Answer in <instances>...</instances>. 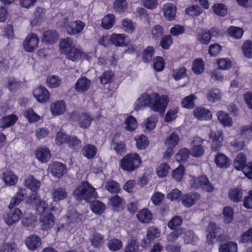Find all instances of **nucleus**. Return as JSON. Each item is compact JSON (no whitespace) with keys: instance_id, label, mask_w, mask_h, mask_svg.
Listing matches in <instances>:
<instances>
[{"instance_id":"nucleus-1","label":"nucleus","mask_w":252,"mask_h":252,"mask_svg":"<svg viewBox=\"0 0 252 252\" xmlns=\"http://www.w3.org/2000/svg\"><path fill=\"white\" fill-rule=\"evenodd\" d=\"M169 99L167 96H160L157 93L144 94L135 101L134 109L139 110L144 106H148L155 112L163 113L167 106Z\"/></svg>"},{"instance_id":"nucleus-2","label":"nucleus","mask_w":252,"mask_h":252,"mask_svg":"<svg viewBox=\"0 0 252 252\" xmlns=\"http://www.w3.org/2000/svg\"><path fill=\"white\" fill-rule=\"evenodd\" d=\"M73 195L77 200H84L88 202L97 196L95 189L88 182H82L75 189Z\"/></svg>"},{"instance_id":"nucleus-3","label":"nucleus","mask_w":252,"mask_h":252,"mask_svg":"<svg viewBox=\"0 0 252 252\" xmlns=\"http://www.w3.org/2000/svg\"><path fill=\"white\" fill-rule=\"evenodd\" d=\"M141 158L135 153L125 156L120 160V167L127 172H132L138 168L141 164Z\"/></svg>"},{"instance_id":"nucleus-4","label":"nucleus","mask_w":252,"mask_h":252,"mask_svg":"<svg viewBox=\"0 0 252 252\" xmlns=\"http://www.w3.org/2000/svg\"><path fill=\"white\" fill-rule=\"evenodd\" d=\"M189 178V184L192 188L194 189L200 188L208 192H212L214 190V186L210 183L206 176H202L198 178L190 176Z\"/></svg>"},{"instance_id":"nucleus-5","label":"nucleus","mask_w":252,"mask_h":252,"mask_svg":"<svg viewBox=\"0 0 252 252\" xmlns=\"http://www.w3.org/2000/svg\"><path fill=\"white\" fill-rule=\"evenodd\" d=\"M84 218L75 210L72 211L70 215L67 218V223H60L58 228V231L66 229L69 232H71L75 229V224L79 221H82Z\"/></svg>"},{"instance_id":"nucleus-6","label":"nucleus","mask_w":252,"mask_h":252,"mask_svg":"<svg viewBox=\"0 0 252 252\" xmlns=\"http://www.w3.org/2000/svg\"><path fill=\"white\" fill-rule=\"evenodd\" d=\"M9 211L5 213L3 219L6 225L11 226L17 223L21 218L22 212L18 208H9Z\"/></svg>"},{"instance_id":"nucleus-7","label":"nucleus","mask_w":252,"mask_h":252,"mask_svg":"<svg viewBox=\"0 0 252 252\" xmlns=\"http://www.w3.org/2000/svg\"><path fill=\"white\" fill-rule=\"evenodd\" d=\"M204 140L198 136L194 137L191 142L190 155L195 158L201 157L205 152V147L202 144Z\"/></svg>"},{"instance_id":"nucleus-8","label":"nucleus","mask_w":252,"mask_h":252,"mask_svg":"<svg viewBox=\"0 0 252 252\" xmlns=\"http://www.w3.org/2000/svg\"><path fill=\"white\" fill-rule=\"evenodd\" d=\"M39 41V38L35 33H30L23 42V48L27 52H32L38 48Z\"/></svg>"},{"instance_id":"nucleus-9","label":"nucleus","mask_w":252,"mask_h":252,"mask_svg":"<svg viewBox=\"0 0 252 252\" xmlns=\"http://www.w3.org/2000/svg\"><path fill=\"white\" fill-rule=\"evenodd\" d=\"M49 110L54 117L63 115L67 110L66 103L63 100L54 101L50 104Z\"/></svg>"},{"instance_id":"nucleus-10","label":"nucleus","mask_w":252,"mask_h":252,"mask_svg":"<svg viewBox=\"0 0 252 252\" xmlns=\"http://www.w3.org/2000/svg\"><path fill=\"white\" fill-rule=\"evenodd\" d=\"M85 26V24L80 20L71 21L64 25L66 32L71 35L81 33Z\"/></svg>"},{"instance_id":"nucleus-11","label":"nucleus","mask_w":252,"mask_h":252,"mask_svg":"<svg viewBox=\"0 0 252 252\" xmlns=\"http://www.w3.org/2000/svg\"><path fill=\"white\" fill-rule=\"evenodd\" d=\"M71 119L73 121L77 120L79 126L82 128L89 127L93 120V118L87 112L82 113L77 117L75 113H72Z\"/></svg>"},{"instance_id":"nucleus-12","label":"nucleus","mask_w":252,"mask_h":252,"mask_svg":"<svg viewBox=\"0 0 252 252\" xmlns=\"http://www.w3.org/2000/svg\"><path fill=\"white\" fill-rule=\"evenodd\" d=\"M209 140L213 151H219L222 146L223 134L221 131L215 132L211 130L209 133Z\"/></svg>"},{"instance_id":"nucleus-13","label":"nucleus","mask_w":252,"mask_h":252,"mask_svg":"<svg viewBox=\"0 0 252 252\" xmlns=\"http://www.w3.org/2000/svg\"><path fill=\"white\" fill-rule=\"evenodd\" d=\"M55 217L50 213H43L39 219V226L40 229L43 230H48L54 225Z\"/></svg>"},{"instance_id":"nucleus-14","label":"nucleus","mask_w":252,"mask_h":252,"mask_svg":"<svg viewBox=\"0 0 252 252\" xmlns=\"http://www.w3.org/2000/svg\"><path fill=\"white\" fill-rule=\"evenodd\" d=\"M33 95L38 102L41 103L47 102L50 97L48 90L42 86L35 88L33 91Z\"/></svg>"},{"instance_id":"nucleus-15","label":"nucleus","mask_w":252,"mask_h":252,"mask_svg":"<svg viewBox=\"0 0 252 252\" xmlns=\"http://www.w3.org/2000/svg\"><path fill=\"white\" fill-rule=\"evenodd\" d=\"M67 59L73 62H78L82 58H85L87 60H90V55L84 53L78 48L75 46L65 55Z\"/></svg>"},{"instance_id":"nucleus-16","label":"nucleus","mask_w":252,"mask_h":252,"mask_svg":"<svg viewBox=\"0 0 252 252\" xmlns=\"http://www.w3.org/2000/svg\"><path fill=\"white\" fill-rule=\"evenodd\" d=\"M36 158L41 163H46L50 159L51 154L49 149L45 146L38 148L34 152Z\"/></svg>"},{"instance_id":"nucleus-17","label":"nucleus","mask_w":252,"mask_h":252,"mask_svg":"<svg viewBox=\"0 0 252 252\" xmlns=\"http://www.w3.org/2000/svg\"><path fill=\"white\" fill-rule=\"evenodd\" d=\"M27 193V190L25 189L19 188L16 193L11 199L8 206V208H12L18 206L24 200Z\"/></svg>"},{"instance_id":"nucleus-18","label":"nucleus","mask_w":252,"mask_h":252,"mask_svg":"<svg viewBox=\"0 0 252 252\" xmlns=\"http://www.w3.org/2000/svg\"><path fill=\"white\" fill-rule=\"evenodd\" d=\"M25 244L29 250L33 251L40 246L41 239L38 235L32 234L26 239Z\"/></svg>"},{"instance_id":"nucleus-19","label":"nucleus","mask_w":252,"mask_h":252,"mask_svg":"<svg viewBox=\"0 0 252 252\" xmlns=\"http://www.w3.org/2000/svg\"><path fill=\"white\" fill-rule=\"evenodd\" d=\"M162 11L164 17L169 21H173L176 16L177 8L175 5L172 3H167L163 5Z\"/></svg>"},{"instance_id":"nucleus-20","label":"nucleus","mask_w":252,"mask_h":252,"mask_svg":"<svg viewBox=\"0 0 252 252\" xmlns=\"http://www.w3.org/2000/svg\"><path fill=\"white\" fill-rule=\"evenodd\" d=\"M1 179L7 186H12L17 184L18 180V176L11 170H6L1 175Z\"/></svg>"},{"instance_id":"nucleus-21","label":"nucleus","mask_w":252,"mask_h":252,"mask_svg":"<svg viewBox=\"0 0 252 252\" xmlns=\"http://www.w3.org/2000/svg\"><path fill=\"white\" fill-rule=\"evenodd\" d=\"M160 235V230L155 227H150L147 231L146 238L143 240V247H147L155 239L158 238Z\"/></svg>"},{"instance_id":"nucleus-22","label":"nucleus","mask_w":252,"mask_h":252,"mask_svg":"<svg viewBox=\"0 0 252 252\" xmlns=\"http://www.w3.org/2000/svg\"><path fill=\"white\" fill-rule=\"evenodd\" d=\"M217 116L219 122L224 127H230L233 125L231 117L226 112L220 110L217 112Z\"/></svg>"},{"instance_id":"nucleus-23","label":"nucleus","mask_w":252,"mask_h":252,"mask_svg":"<svg viewBox=\"0 0 252 252\" xmlns=\"http://www.w3.org/2000/svg\"><path fill=\"white\" fill-rule=\"evenodd\" d=\"M75 46L73 39L66 37L60 40L59 50L61 53L65 55Z\"/></svg>"},{"instance_id":"nucleus-24","label":"nucleus","mask_w":252,"mask_h":252,"mask_svg":"<svg viewBox=\"0 0 252 252\" xmlns=\"http://www.w3.org/2000/svg\"><path fill=\"white\" fill-rule=\"evenodd\" d=\"M49 170L53 176L59 178L63 174L65 166L62 163L54 161L49 165Z\"/></svg>"},{"instance_id":"nucleus-25","label":"nucleus","mask_w":252,"mask_h":252,"mask_svg":"<svg viewBox=\"0 0 252 252\" xmlns=\"http://www.w3.org/2000/svg\"><path fill=\"white\" fill-rule=\"evenodd\" d=\"M91 84V81L89 79L85 77H81L76 82L74 89L78 93H83L89 89Z\"/></svg>"},{"instance_id":"nucleus-26","label":"nucleus","mask_w":252,"mask_h":252,"mask_svg":"<svg viewBox=\"0 0 252 252\" xmlns=\"http://www.w3.org/2000/svg\"><path fill=\"white\" fill-rule=\"evenodd\" d=\"M194 116L199 120H210L212 118L210 111L204 107H198L193 110Z\"/></svg>"},{"instance_id":"nucleus-27","label":"nucleus","mask_w":252,"mask_h":252,"mask_svg":"<svg viewBox=\"0 0 252 252\" xmlns=\"http://www.w3.org/2000/svg\"><path fill=\"white\" fill-rule=\"evenodd\" d=\"M219 228L214 222H211L207 227L206 231L208 233L206 236V242L208 245L213 244L218 233Z\"/></svg>"},{"instance_id":"nucleus-28","label":"nucleus","mask_w":252,"mask_h":252,"mask_svg":"<svg viewBox=\"0 0 252 252\" xmlns=\"http://www.w3.org/2000/svg\"><path fill=\"white\" fill-rule=\"evenodd\" d=\"M110 40L117 46H125L129 42V40L124 34L113 33L110 36Z\"/></svg>"},{"instance_id":"nucleus-29","label":"nucleus","mask_w":252,"mask_h":252,"mask_svg":"<svg viewBox=\"0 0 252 252\" xmlns=\"http://www.w3.org/2000/svg\"><path fill=\"white\" fill-rule=\"evenodd\" d=\"M200 198V195L197 193L184 194L182 199V203L186 207H190Z\"/></svg>"},{"instance_id":"nucleus-30","label":"nucleus","mask_w":252,"mask_h":252,"mask_svg":"<svg viewBox=\"0 0 252 252\" xmlns=\"http://www.w3.org/2000/svg\"><path fill=\"white\" fill-rule=\"evenodd\" d=\"M215 162L217 166L221 168H227L231 163L230 159L222 153H219L216 156Z\"/></svg>"},{"instance_id":"nucleus-31","label":"nucleus","mask_w":252,"mask_h":252,"mask_svg":"<svg viewBox=\"0 0 252 252\" xmlns=\"http://www.w3.org/2000/svg\"><path fill=\"white\" fill-rule=\"evenodd\" d=\"M183 239L185 244L194 245L198 241V237L194 232L190 230L184 228Z\"/></svg>"},{"instance_id":"nucleus-32","label":"nucleus","mask_w":252,"mask_h":252,"mask_svg":"<svg viewBox=\"0 0 252 252\" xmlns=\"http://www.w3.org/2000/svg\"><path fill=\"white\" fill-rule=\"evenodd\" d=\"M222 96V93L218 88L209 90L207 94V98L209 101L215 103L220 101Z\"/></svg>"},{"instance_id":"nucleus-33","label":"nucleus","mask_w":252,"mask_h":252,"mask_svg":"<svg viewBox=\"0 0 252 252\" xmlns=\"http://www.w3.org/2000/svg\"><path fill=\"white\" fill-rule=\"evenodd\" d=\"M24 183L25 186L33 192H36L39 189L40 186V182L32 176L27 177Z\"/></svg>"},{"instance_id":"nucleus-34","label":"nucleus","mask_w":252,"mask_h":252,"mask_svg":"<svg viewBox=\"0 0 252 252\" xmlns=\"http://www.w3.org/2000/svg\"><path fill=\"white\" fill-rule=\"evenodd\" d=\"M157 118L155 116H151L145 119L141 124V126L145 131H149L154 129L156 125Z\"/></svg>"},{"instance_id":"nucleus-35","label":"nucleus","mask_w":252,"mask_h":252,"mask_svg":"<svg viewBox=\"0 0 252 252\" xmlns=\"http://www.w3.org/2000/svg\"><path fill=\"white\" fill-rule=\"evenodd\" d=\"M67 193L65 189L58 188L53 189L52 193V198L54 201H59L66 198Z\"/></svg>"},{"instance_id":"nucleus-36","label":"nucleus","mask_w":252,"mask_h":252,"mask_svg":"<svg viewBox=\"0 0 252 252\" xmlns=\"http://www.w3.org/2000/svg\"><path fill=\"white\" fill-rule=\"evenodd\" d=\"M18 117L15 115H9L2 118L0 120V127L7 128L13 125L17 122Z\"/></svg>"},{"instance_id":"nucleus-37","label":"nucleus","mask_w":252,"mask_h":252,"mask_svg":"<svg viewBox=\"0 0 252 252\" xmlns=\"http://www.w3.org/2000/svg\"><path fill=\"white\" fill-rule=\"evenodd\" d=\"M137 218L141 222L148 223L152 220L153 215L148 209H144L137 213Z\"/></svg>"},{"instance_id":"nucleus-38","label":"nucleus","mask_w":252,"mask_h":252,"mask_svg":"<svg viewBox=\"0 0 252 252\" xmlns=\"http://www.w3.org/2000/svg\"><path fill=\"white\" fill-rule=\"evenodd\" d=\"M105 188L111 193H117L120 190L121 188L119 184L112 180H107L104 183Z\"/></svg>"},{"instance_id":"nucleus-39","label":"nucleus","mask_w":252,"mask_h":252,"mask_svg":"<svg viewBox=\"0 0 252 252\" xmlns=\"http://www.w3.org/2000/svg\"><path fill=\"white\" fill-rule=\"evenodd\" d=\"M246 155L243 153H239L234 161L233 165L234 168L238 170H241L246 164Z\"/></svg>"},{"instance_id":"nucleus-40","label":"nucleus","mask_w":252,"mask_h":252,"mask_svg":"<svg viewBox=\"0 0 252 252\" xmlns=\"http://www.w3.org/2000/svg\"><path fill=\"white\" fill-rule=\"evenodd\" d=\"M243 194L244 192L242 189L235 188L230 189L228 192V196L231 200L238 202L242 200Z\"/></svg>"},{"instance_id":"nucleus-41","label":"nucleus","mask_w":252,"mask_h":252,"mask_svg":"<svg viewBox=\"0 0 252 252\" xmlns=\"http://www.w3.org/2000/svg\"><path fill=\"white\" fill-rule=\"evenodd\" d=\"M58 38V35L56 32L54 31H47L43 33L42 40L43 42L53 43L55 42Z\"/></svg>"},{"instance_id":"nucleus-42","label":"nucleus","mask_w":252,"mask_h":252,"mask_svg":"<svg viewBox=\"0 0 252 252\" xmlns=\"http://www.w3.org/2000/svg\"><path fill=\"white\" fill-rule=\"evenodd\" d=\"M179 140L178 135L175 132H172L165 139L164 142L165 146L174 148L178 145Z\"/></svg>"},{"instance_id":"nucleus-43","label":"nucleus","mask_w":252,"mask_h":252,"mask_svg":"<svg viewBox=\"0 0 252 252\" xmlns=\"http://www.w3.org/2000/svg\"><path fill=\"white\" fill-rule=\"evenodd\" d=\"M237 244L235 242H228L221 244L219 248V252H237Z\"/></svg>"},{"instance_id":"nucleus-44","label":"nucleus","mask_w":252,"mask_h":252,"mask_svg":"<svg viewBox=\"0 0 252 252\" xmlns=\"http://www.w3.org/2000/svg\"><path fill=\"white\" fill-rule=\"evenodd\" d=\"M82 153L83 156L90 159L96 155L97 149L94 145L88 144L83 147Z\"/></svg>"},{"instance_id":"nucleus-45","label":"nucleus","mask_w":252,"mask_h":252,"mask_svg":"<svg viewBox=\"0 0 252 252\" xmlns=\"http://www.w3.org/2000/svg\"><path fill=\"white\" fill-rule=\"evenodd\" d=\"M204 68L205 63L201 59L198 58L193 61L192 70L195 74H200L202 73L204 71Z\"/></svg>"},{"instance_id":"nucleus-46","label":"nucleus","mask_w":252,"mask_h":252,"mask_svg":"<svg viewBox=\"0 0 252 252\" xmlns=\"http://www.w3.org/2000/svg\"><path fill=\"white\" fill-rule=\"evenodd\" d=\"M218 69L228 70L232 66V62L229 58H220L216 60Z\"/></svg>"},{"instance_id":"nucleus-47","label":"nucleus","mask_w":252,"mask_h":252,"mask_svg":"<svg viewBox=\"0 0 252 252\" xmlns=\"http://www.w3.org/2000/svg\"><path fill=\"white\" fill-rule=\"evenodd\" d=\"M137 126L136 120L132 116H128L125 120V128L129 131H133Z\"/></svg>"},{"instance_id":"nucleus-48","label":"nucleus","mask_w":252,"mask_h":252,"mask_svg":"<svg viewBox=\"0 0 252 252\" xmlns=\"http://www.w3.org/2000/svg\"><path fill=\"white\" fill-rule=\"evenodd\" d=\"M134 139L136 142V147L138 149H145L149 145L147 137L143 134L135 136Z\"/></svg>"},{"instance_id":"nucleus-49","label":"nucleus","mask_w":252,"mask_h":252,"mask_svg":"<svg viewBox=\"0 0 252 252\" xmlns=\"http://www.w3.org/2000/svg\"><path fill=\"white\" fill-rule=\"evenodd\" d=\"M46 82L48 87L55 88L61 85L62 80L59 76L53 75L48 76Z\"/></svg>"},{"instance_id":"nucleus-50","label":"nucleus","mask_w":252,"mask_h":252,"mask_svg":"<svg viewBox=\"0 0 252 252\" xmlns=\"http://www.w3.org/2000/svg\"><path fill=\"white\" fill-rule=\"evenodd\" d=\"M115 24V16L109 14L103 18L101 22L102 27L105 29H111Z\"/></svg>"},{"instance_id":"nucleus-51","label":"nucleus","mask_w":252,"mask_h":252,"mask_svg":"<svg viewBox=\"0 0 252 252\" xmlns=\"http://www.w3.org/2000/svg\"><path fill=\"white\" fill-rule=\"evenodd\" d=\"M196 98V97L193 94L185 97L181 101L182 106L187 109H192L194 106V101Z\"/></svg>"},{"instance_id":"nucleus-52","label":"nucleus","mask_w":252,"mask_h":252,"mask_svg":"<svg viewBox=\"0 0 252 252\" xmlns=\"http://www.w3.org/2000/svg\"><path fill=\"white\" fill-rule=\"evenodd\" d=\"M170 169V166L168 163H161L156 168L157 175L159 178L166 177Z\"/></svg>"},{"instance_id":"nucleus-53","label":"nucleus","mask_w":252,"mask_h":252,"mask_svg":"<svg viewBox=\"0 0 252 252\" xmlns=\"http://www.w3.org/2000/svg\"><path fill=\"white\" fill-rule=\"evenodd\" d=\"M228 34L235 38H240L244 33L243 29L239 27L235 26H231L227 29Z\"/></svg>"},{"instance_id":"nucleus-54","label":"nucleus","mask_w":252,"mask_h":252,"mask_svg":"<svg viewBox=\"0 0 252 252\" xmlns=\"http://www.w3.org/2000/svg\"><path fill=\"white\" fill-rule=\"evenodd\" d=\"M92 245L94 247H98L101 246L105 241L104 236L101 234L95 232L90 238Z\"/></svg>"},{"instance_id":"nucleus-55","label":"nucleus","mask_w":252,"mask_h":252,"mask_svg":"<svg viewBox=\"0 0 252 252\" xmlns=\"http://www.w3.org/2000/svg\"><path fill=\"white\" fill-rule=\"evenodd\" d=\"M127 8V2L125 0H116L113 4L115 11L118 13L125 12Z\"/></svg>"},{"instance_id":"nucleus-56","label":"nucleus","mask_w":252,"mask_h":252,"mask_svg":"<svg viewBox=\"0 0 252 252\" xmlns=\"http://www.w3.org/2000/svg\"><path fill=\"white\" fill-rule=\"evenodd\" d=\"M36 221V217L32 215L25 216L22 220V225L27 228H33Z\"/></svg>"},{"instance_id":"nucleus-57","label":"nucleus","mask_w":252,"mask_h":252,"mask_svg":"<svg viewBox=\"0 0 252 252\" xmlns=\"http://www.w3.org/2000/svg\"><path fill=\"white\" fill-rule=\"evenodd\" d=\"M139 246L137 240L134 238H131L128 242L125 249V252H138L139 251Z\"/></svg>"},{"instance_id":"nucleus-58","label":"nucleus","mask_w":252,"mask_h":252,"mask_svg":"<svg viewBox=\"0 0 252 252\" xmlns=\"http://www.w3.org/2000/svg\"><path fill=\"white\" fill-rule=\"evenodd\" d=\"M184 172V167L180 165L177 168L173 170L172 177L176 182H180L183 178Z\"/></svg>"},{"instance_id":"nucleus-59","label":"nucleus","mask_w":252,"mask_h":252,"mask_svg":"<svg viewBox=\"0 0 252 252\" xmlns=\"http://www.w3.org/2000/svg\"><path fill=\"white\" fill-rule=\"evenodd\" d=\"M243 52L246 57L252 58V41L247 40L245 41L242 46Z\"/></svg>"},{"instance_id":"nucleus-60","label":"nucleus","mask_w":252,"mask_h":252,"mask_svg":"<svg viewBox=\"0 0 252 252\" xmlns=\"http://www.w3.org/2000/svg\"><path fill=\"white\" fill-rule=\"evenodd\" d=\"M91 208L94 213L101 214L104 212L105 209V205L101 202L96 201L92 203Z\"/></svg>"},{"instance_id":"nucleus-61","label":"nucleus","mask_w":252,"mask_h":252,"mask_svg":"<svg viewBox=\"0 0 252 252\" xmlns=\"http://www.w3.org/2000/svg\"><path fill=\"white\" fill-rule=\"evenodd\" d=\"M210 76L213 81L219 82H222L226 79L223 73L218 68L211 70L210 71Z\"/></svg>"},{"instance_id":"nucleus-62","label":"nucleus","mask_w":252,"mask_h":252,"mask_svg":"<svg viewBox=\"0 0 252 252\" xmlns=\"http://www.w3.org/2000/svg\"><path fill=\"white\" fill-rule=\"evenodd\" d=\"M66 143L69 148L77 149L81 146V142L75 136H68Z\"/></svg>"},{"instance_id":"nucleus-63","label":"nucleus","mask_w":252,"mask_h":252,"mask_svg":"<svg viewBox=\"0 0 252 252\" xmlns=\"http://www.w3.org/2000/svg\"><path fill=\"white\" fill-rule=\"evenodd\" d=\"M190 151L187 148H182L176 155V158L178 161H186L189 157Z\"/></svg>"},{"instance_id":"nucleus-64","label":"nucleus","mask_w":252,"mask_h":252,"mask_svg":"<svg viewBox=\"0 0 252 252\" xmlns=\"http://www.w3.org/2000/svg\"><path fill=\"white\" fill-rule=\"evenodd\" d=\"M233 219V211L231 207H225L223 209V220L225 223L229 224Z\"/></svg>"}]
</instances>
